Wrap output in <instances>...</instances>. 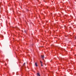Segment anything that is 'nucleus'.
<instances>
[{"instance_id": "2", "label": "nucleus", "mask_w": 76, "mask_h": 76, "mask_svg": "<svg viewBox=\"0 0 76 76\" xmlns=\"http://www.w3.org/2000/svg\"><path fill=\"white\" fill-rule=\"evenodd\" d=\"M41 57L42 58L43 60H44V56H41Z\"/></svg>"}, {"instance_id": "3", "label": "nucleus", "mask_w": 76, "mask_h": 76, "mask_svg": "<svg viewBox=\"0 0 76 76\" xmlns=\"http://www.w3.org/2000/svg\"><path fill=\"white\" fill-rule=\"evenodd\" d=\"M37 76H40L39 73H37Z\"/></svg>"}, {"instance_id": "7", "label": "nucleus", "mask_w": 76, "mask_h": 76, "mask_svg": "<svg viewBox=\"0 0 76 76\" xmlns=\"http://www.w3.org/2000/svg\"><path fill=\"white\" fill-rule=\"evenodd\" d=\"M25 32H26L25 31Z\"/></svg>"}, {"instance_id": "4", "label": "nucleus", "mask_w": 76, "mask_h": 76, "mask_svg": "<svg viewBox=\"0 0 76 76\" xmlns=\"http://www.w3.org/2000/svg\"><path fill=\"white\" fill-rule=\"evenodd\" d=\"M23 66H25V63H24L23 65Z\"/></svg>"}, {"instance_id": "5", "label": "nucleus", "mask_w": 76, "mask_h": 76, "mask_svg": "<svg viewBox=\"0 0 76 76\" xmlns=\"http://www.w3.org/2000/svg\"><path fill=\"white\" fill-rule=\"evenodd\" d=\"M40 62L41 63V64H42V61H40Z\"/></svg>"}, {"instance_id": "6", "label": "nucleus", "mask_w": 76, "mask_h": 76, "mask_svg": "<svg viewBox=\"0 0 76 76\" xmlns=\"http://www.w3.org/2000/svg\"><path fill=\"white\" fill-rule=\"evenodd\" d=\"M41 66H42V64H41Z\"/></svg>"}, {"instance_id": "1", "label": "nucleus", "mask_w": 76, "mask_h": 76, "mask_svg": "<svg viewBox=\"0 0 76 76\" xmlns=\"http://www.w3.org/2000/svg\"><path fill=\"white\" fill-rule=\"evenodd\" d=\"M35 65L36 67H38V65H37V62L35 63Z\"/></svg>"}]
</instances>
